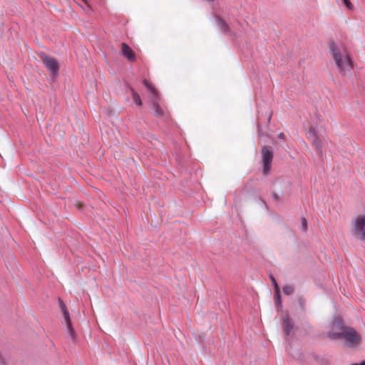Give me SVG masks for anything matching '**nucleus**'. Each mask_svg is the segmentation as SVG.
<instances>
[{"mask_svg": "<svg viewBox=\"0 0 365 365\" xmlns=\"http://www.w3.org/2000/svg\"><path fill=\"white\" fill-rule=\"evenodd\" d=\"M329 48L341 73L343 76H348L353 69L354 64L346 48L344 46L337 47L334 41L329 42Z\"/></svg>", "mask_w": 365, "mask_h": 365, "instance_id": "f257e3e1", "label": "nucleus"}, {"mask_svg": "<svg viewBox=\"0 0 365 365\" xmlns=\"http://www.w3.org/2000/svg\"><path fill=\"white\" fill-rule=\"evenodd\" d=\"M334 339H344V345L349 348L357 347L361 342V336L355 329L349 327L341 333H332Z\"/></svg>", "mask_w": 365, "mask_h": 365, "instance_id": "f03ea898", "label": "nucleus"}, {"mask_svg": "<svg viewBox=\"0 0 365 365\" xmlns=\"http://www.w3.org/2000/svg\"><path fill=\"white\" fill-rule=\"evenodd\" d=\"M38 55L46 69L49 71L51 76L56 77L58 74L60 68L59 63L57 60L54 58L47 56L43 52H41Z\"/></svg>", "mask_w": 365, "mask_h": 365, "instance_id": "7ed1b4c3", "label": "nucleus"}, {"mask_svg": "<svg viewBox=\"0 0 365 365\" xmlns=\"http://www.w3.org/2000/svg\"><path fill=\"white\" fill-rule=\"evenodd\" d=\"M261 153L262 158V173L264 175H267L271 170L272 162L274 158L272 148L269 146L264 145L261 149Z\"/></svg>", "mask_w": 365, "mask_h": 365, "instance_id": "20e7f679", "label": "nucleus"}, {"mask_svg": "<svg viewBox=\"0 0 365 365\" xmlns=\"http://www.w3.org/2000/svg\"><path fill=\"white\" fill-rule=\"evenodd\" d=\"M354 235L359 236V239L365 243V215L357 216L354 220Z\"/></svg>", "mask_w": 365, "mask_h": 365, "instance_id": "39448f33", "label": "nucleus"}, {"mask_svg": "<svg viewBox=\"0 0 365 365\" xmlns=\"http://www.w3.org/2000/svg\"><path fill=\"white\" fill-rule=\"evenodd\" d=\"M349 327L345 326L341 317L338 316L334 319L331 323V330L327 333V337L331 340H335L332 338V333H341L348 329Z\"/></svg>", "mask_w": 365, "mask_h": 365, "instance_id": "423d86ee", "label": "nucleus"}, {"mask_svg": "<svg viewBox=\"0 0 365 365\" xmlns=\"http://www.w3.org/2000/svg\"><path fill=\"white\" fill-rule=\"evenodd\" d=\"M308 138L312 142V145L315 148L316 151L319 157L322 156V145L320 139L317 135L314 128H310L307 133Z\"/></svg>", "mask_w": 365, "mask_h": 365, "instance_id": "0eeeda50", "label": "nucleus"}, {"mask_svg": "<svg viewBox=\"0 0 365 365\" xmlns=\"http://www.w3.org/2000/svg\"><path fill=\"white\" fill-rule=\"evenodd\" d=\"M58 303H59L60 309L63 314V317H64V319H65V321L66 323V327H67V329L68 331V334L71 337L73 338L75 332H74V329L72 327L68 310L67 309L66 305L64 304V302H63V300L61 298H58Z\"/></svg>", "mask_w": 365, "mask_h": 365, "instance_id": "6e6552de", "label": "nucleus"}, {"mask_svg": "<svg viewBox=\"0 0 365 365\" xmlns=\"http://www.w3.org/2000/svg\"><path fill=\"white\" fill-rule=\"evenodd\" d=\"M150 108L153 110V113L156 118L163 119L168 117L166 110L160 106V101L153 100Z\"/></svg>", "mask_w": 365, "mask_h": 365, "instance_id": "1a4fd4ad", "label": "nucleus"}, {"mask_svg": "<svg viewBox=\"0 0 365 365\" xmlns=\"http://www.w3.org/2000/svg\"><path fill=\"white\" fill-rule=\"evenodd\" d=\"M121 54L130 62L136 59L135 53L126 43H121Z\"/></svg>", "mask_w": 365, "mask_h": 365, "instance_id": "9d476101", "label": "nucleus"}, {"mask_svg": "<svg viewBox=\"0 0 365 365\" xmlns=\"http://www.w3.org/2000/svg\"><path fill=\"white\" fill-rule=\"evenodd\" d=\"M282 324L284 328V334L286 337H288L294 327V323L288 314L282 317Z\"/></svg>", "mask_w": 365, "mask_h": 365, "instance_id": "9b49d317", "label": "nucleus"}, {"mask_svg": "<svg viewBox=\"0 0 365 365\" xmlns=\"http://www.w3.org/2000/svg\"><path fill=\"white\" fill-rule=\"evenodd\" d=\"M215 19L217 26L224 34L226 35L230 32V28L229 25L221 16L219 15H215Z\"/></svg>", "mask_w": 365, "mask_h": 365, "instance_id": "f8f14e48", "label": "nucleus"}, {"mask_svg": "<svg viewBox=\"0 0 365 365\" xmlns=\"http://www.w3.org/2000/svg\"><path fill=\"white\" fill-rule=\"evenodd\" d=\"M274 301H275V304H276V306H277V311L278 312L282 311V298H281L280 289H274Z\"/></svg>", "mask_w": 365, "mask_h": 365, "instance_id": "ddd939ff", "label": "nucleus"}, {"mask_svg": "<svg viewBox=\"0 0 365 365\" xmlns=\"http://www.w3.org/2000/svg\"><path fill=\"white\" fill-rule=\"evenodd\" d=\"M148 91L150 92V94L151 102H153V100H155L156 101H160V95L158 90L153 86L149 87L148 88Z\"/></svg>", "mask_w": 365, "mask_h": 365, "instance_id": "4468645a", "label": "nucleus"}, {"mask_svg": "<svg viewBox=\"0 0 365 365\" xmlns=\"http://www.w3.org/2000/svg\"><path fill=\"white\" fill-rule=\"evenodd\" d=\"M148 91L150 92V94L151 102H153V100H155L156 101H160V95L158 90L153 86L149 87L148 88Z\"/></svg>", "mask_w": 365, "mask_h": 365, "instance_id": "2eb2a0df", "label": "nucleus"}, {"mask_svg": "<svg viewBox=\"0 0 365 365\" xmlns=\"http://www.w3.org/2000/svg\"><path fill=\"white\" fill-rule=\"evenodd\" d=\"M148 91L150 92V94L151 102H153V100H155L156 101H160V95L158 90L153 86L149 87L148 88Z\"/></svg>", "mask_w": 365, "mask_h": 365, "instance_id": "dca6fc26", "label": "nucleus"}, {"mask_svg": "<svg viewBox=\"0 0 365 365\" xmlns=\"http://www.w3.org/2000/svg\"><path fill=\"white\" fill-rule=\"evenodd\" d=\"M129 89L130 91L133 100L136 104V106H141L143 105V102L140 99L139 94L132 87H130Z\"/></svg>", "mask_w": 365, "mask_h": 365, "instance_id": "f3484780", "label": "nucleus"}, {"mask_svg": "<svg viewBox=\"0 0 365 365\" xmlns=\"http://www.w3.org/2000/svg\"><path fill=\"white\" fill-rule=\"evenodd\" d=\"M282 291L284 294L291 295L294 292V285L287 284L282 287Z\"/></svg>", "mask_w": 365, "mask_h": 365, "instance_id": "a211bd4d", "label": "nucleus"}, {"mask_svg": "<svg viewBox=\"0 0 365 365\" xmlns=\"http://www.w3.org/2000/svg\"><path fill=\"white\" fill-rule=\"evenodd\" d=\"M301 222H302V232H306L308 230V224H307V221L306 218L302 217L301 219Z\"/></svg>", "mask_w": 365, "mask_h": 365, "instance_id": "6ab92c4d", "label": "nucleus"}, {"mask_svg": "<svg viewBox=\"0 0 365 365\" xmlns=\"http://www.w3.org/2000/svg\"><path fill=\"white\" fill-rule=\"evenodd\" d=\"M269 279L272 283V285L274 287V289H279V287L277 282V280L275 279V278L272 276V275H270L269 276Z\"/></svg>", "mask_w": 365, "mask_h": 365, "instance_id": "aec40b11", "label": "nucleus"}, {"mask_svg": "<svg viewBox=\"0 0 365 365\" xmlns=\"http://www.w3.org/2000/svg\"><path fill=\"white\" fill-rule=\"evenodd\" d=\"M343 1V3L344 4V5L349 9H351V8L353 7L351 3L350 2L349 0H342Z\"/></svg>", "mask_w": 365, "mask_h": 365, "instance_id": "412c9836", "label": "nucleus"}, {"mask_svg": "<svg viewBox=\"0 0 365 365\" xmlns=\"http://www.w3.org/2000/svg\"><path fill=\"white\" fill-rule=\"evenodd\" d=\"M299 304L302 310L304 309V300L302 299V297H299Z\"/></svg>", "mask_w": 365, "mask_h": 365, "instance_id": "4be33fe9", "label": "nucleus"}, {"mask_svg": "<svg viewBox=\"0 0 365 365\" xmlns=\"http://www.w3.org/2000/svg\"><path fill=\"white\" fill-rule=\"evenodd\" d=\"M266 115H267V123L269 124L272 118V113L269 110L266 111Z\"/></svg>", "mask_w": 365, "mask_h": 365, "instance_id": "5701e85b", "label": "nucleus"}, {"mask_svg": "<svg viewBox=\"0 0 365 365\" xmlns=\"http://www.w3.org/2000/svg\"><path fill=\"white\" fill-rule=\"evenodd\" d=\"M272 197L273 200L276 202L279 200V196L275 192H272Z\"/></svg>", "mask_w": 365, "mask_h": 365, "instance_id": "b1692460", "label": "nucleus"}, {"mask_svg": "<svg viewBox=\"0 0 365 365\" xmlns=\"http://www.w3.org/2000/svg\"><path fill=\"white\" fill-rule=\"evenodd\" d=\"M143 84L147 89L152 86L147 80H143Z\"/></svg>", "mask_w": 365, "mask_h": 365, "instance_id": "393cba45", "label": "nucleus"}, {"mask_svg": "<svg viewBox=\"0 0 365 365\" xmlns=\"http://www.w3.org/2000/svg\"><path fill=\"white\" fill-rule=\"evenodd\" d=\"M278 138H281V139H284L285 138V135L283 133H280L279 135H278Z\"/></svg>", "mask_w": 365, "mask_h": 365, "instance_id": "a878e982", "label": "nucleus"}, {"mask_svg": "<svg viewBox=\"0 0 365 365\" xmlns=\"http://www.w3.org/2000/svg\"><path fill=\"white\" fill-rule=\"evenodd\" d=\"M261 118H262V117L259 115H258V120H259V123H258V125H257L258 128H259V126H260V125H259V124H260Z\"/></svg>", "mask_w": 365, "mask_h": 365, "instance_id": "bb28decb", "label": "nucleus"}, {"mask_svg": "<svg viewBox=\"0 0 365 365\" xmlns=\"http://www.w3.org/2000/svg\"><path fill=\"white\" fill-rule=\"evenodd\" d=\"M359 365H365V361H363L361 363H359Z\"/></svg>", "mask_w": 365, "mask_h": 365, "instance_id": "cd10ccee", "label": "nucleus"}, {"mask_svg": "<svg viewBox=\"0 0 365 365\" xmlns=\"http://www.w3.org/2000/svg\"><path fill=\"white\" fill-rule=\"evenodd\" d=\"M209 2H213L215 0H207Z\"/></svg>", "mask_w": 365, "mask_h": 365, "instance_id": "c85d7f7f", "label": "nucleus"}, {"mask_svg": "<svg viewBox=\"0 0 365 365\" xmlns=\"http://www.w3.org/2000/svg\"><path fill=\"white\" fill-rule=\"evenodd\" d=\"M351 365H359V364H353Z\"/></svg>", "mask_w": 365, "mask_h": 365, "instance_id": "c756f323", "label": "nucleus"}, {"mask_svg": "<svg viewBox=\"0 0 365 365\" xmlns=\"http://www.w3.org/2000/svg\"><path fill=\"white\" fill-rule=\"evenodd\" d=\"M83 1L86 3V0H83Z\"/></svg>", "mask_w": 365, "mask_h": 365, "instance_id": "7c9ffc66", "label": "nucleus"}]
</instances>
